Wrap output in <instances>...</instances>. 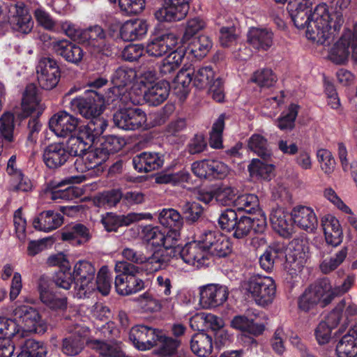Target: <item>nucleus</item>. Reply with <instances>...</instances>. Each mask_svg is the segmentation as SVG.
Masks as SVG:
<instances>
[{
	"mask_svg": "<svg viewBox=\"0 0 357 357\" xmlns=\"http://www.w3.org/2000/svg\"><path fill=\"white\" fill-rule=\"evenodd\" d=\"M40 299L49 309L54 311H63L68 306V298L59 291H54L42 284L38 287Z\"/></svg>",
	"mask_w": 357,
	"mask_h": 357,
	"instance_id": "nucleus-30",
	"label": "nucleus"
},
{
	"mask_svg": "<svg viewBox=\"0 0 357 357\" xmlns=\"http://www.w3.org/2000/svg\"><path fill=\"white\" fill-rule=\"evenodd\" d=\"M258 315L257 310L249 309L245 314L235 316L231 321V326L242 332L255 336L259 335L264 331L265 326L262 323L255 321Z\"/></svg>",
	"mask_w": 357,
	"mask_h": 357,
	"instance_id": "nucleus-22",
	"label": "nucleus"
},
{
	"mask_svg": "<svg viewBox=\"0 0 357 357\" xmlns=\"http://www.w3.org/2000/svg\"><path fill=\"white\" fill-rule=\"evenodd\" d=\"M95 267L88 261L80 260L74 265V296L75 297L85 298L95 290Z\"/></svg>",
	"mask_w": 357,
	"mask_h": 357,
	"instance_id": "nucleus-11",
	"label": "nucleus"
},
{
	"mask_svg": "<svg viewBox=\"0 0 357 357\" xmlns=\"http://www.w3.org/2000/svg\"><path fill=\"white\" fill-rule=\"evenodd\" d=\"M175 252H178L176 259H181L197 268L208 264V253L202 242V235L198 241L188 243L181 248H176Z\"/></svg>",
	"mask_w": 357,
	"mask_h": 357,
	"instance_id": "nucleus-15",
	"label": "nucleus"
},
{
	"mask_svg": "<svg viewBox=\"0 0 357 357\" xmlns=\"http://www.w3.org/2000/svg\"><path fill=\"white\" fill-rule=\"evenodd\" d=\"M241 287L245 294L261 307L272 304L275 298L276 285L274 280L268 276L254 275L244 280Z\"/></svg>",
	"mask_w": 357,
	"mask_h": 357,
	"instance_id": "nucleus-5",
	"label": "nucleus"
},
{
	"mask_svg": "<svg viewBox=\"0 0 357 357\" xmlns=\"http://www.w3.org/2000/svg\"><path fill=\"white\" fill-rule=\"evenodd\" d=\"M70 333L72 334L63 340L62 351L68 356H73L82 350L88 328L76 325Z\"/></svg>",
	"mask_w": 357,
	"mask_h": 357,
	"instance_id": "nucleus-28",
	"label": "nucleus"
},
{
	"mask_svg": "<svg viewBox=\"0 0 357 357\" xmlns=\"http://www.w3.org/2000/svg\"><path fill=\"white\" fill-rule=\"evenodd\" d=\"M248 147L263 159H268L272 155L267 139L260 134L255 133L250 137Z\"/></svg>",
	"mask_w": 357,
	"mask_h": 357,
	"instance_id": "nucleus-49",
	"label": "nucleus"
},
{
	"mask_svg": "<svg viewBox=\"0 0 357 357\" xmlns=\"http://www.w3.org/2000/svg\"><path fill=\"white\" fill-rule=\"evenodd\" d=\"M78 119L65 111L53 115L49 121L50 129L59 137H66L77 132Z\"/></svg>",
	"mask_w": 357,
	"mask_h": 357,
	"instance_id": "nucleus-19",
	"label": "nucleus"
},
{
	"mask_svg": "<svg viewBox=\"0 0 357 357\" xmlns=\"http://www.w3.org/2000/svg\"><path fill=\"white\" fill-rule=\"evenodd\" d=\"M298 106L291 105L286 112L282 113L278 119L277 126L282 130H291L294 127V121L298 115Z\"/></svg>",
	"mask_w": 357,
	"mask_h": 357,
	"instance_id": "nucleus-60",
	"label": "nucleus"
},
{
	"mask_svg": "<svg viewBox=\"0 0 357 357\" xmlns=\"http://www.w3.org/2000/svg\"><path fill=\"white\" fill-rule=\"evenodd\" d=\"M46 197L53 201L71 200L82 195V190L76 186H69L65 189L47 190Z\"/></svg>",
	"mask_w": 357,
	"mask_h": 357,
	"instance_id": "nucleus-51",
	"label": "nucleus"
},
{
	"mask_svg": "<svg viewBox=\"0 0 357 357\" xmlns=\"http://www.w3.org/2000/svg\"><path fill=\"white\" fill-rule=\"evenodd\" d=\"M12 319L0 317V334L6 337H26L30 333H44L47 329L46 322L33 307L19 305L10 312Z\"/></svg>",
	"mask_w": 357,
	"mask_h": 357,
	"instance_id": "nucleus-2",
	"label": "nucleus"
},
{
	"mask_svg": "<svg viewBox=\"0 0 357 357\" xmlns=\"http://www.w3.org/2000/svg\"><path fill=\"white\" fill-rule=\"evenodd\" d=\"M334 298L332 287L327 279L321 280L310 286L299 298L298 306L301 310L309 311L317 305L324 307Z\"/></svg>",
	"mask_w": 357,
	"mask_h": 357,
	"instance_id": "nucleus-9",
	"label": "nucleus"
},
{
	"mask_svg": "<svg viewBox=\"0 0 357 357\" xmlns=\"http://www.w3.org/2000/svg\"><path fill=\"white\" fill-rule=\"evenodd\" d=\"M308 250L307 243L303 240L294 239L289 245L284 269L292 278L301 272L308 257Z\"/></svg>",
	"mask_w": 357,
	"mask_h": 357,
	"instance_id": "nucleus-13",
	"label": "nucleus"
},
{
	"mask_svg": "<svg viewBox=\"0 0 357 357\" xmlns=\"http://www.w3.org/2000/svg\"><path fill=\"white\" fill-rule=\"evenodd\" d=\"M107 158L105 152L98 148L90 146L81 157L77 158L75 162V169L82 174L79 176H72L71 181L81 183L88 177L98 175L102 171L101 165Z\"/></svg>",
	"mask_w": 357,
	"mask_h": 357,
	"instance_id": "nucleus-8",
	"label": "nucleus"
},
{
	"mask_svg": "<svg viewBox=\"0 0 357 357\" xmlns=\"http://www.w3.org/2000/svg\"><path fill=\"white\" fill-rule=\"evenodd\" d=\"M6 172L10 176V189L13 191L27 192L31 190V181L24 175L18 166L15 155H13L7 162Z\"/></svg>",
	"mask_w": 357,
	"mask_h": 357,
	"instance_id": "nucleus-25",
	"label": "nucleus"
},
{
	"mask_svg": "<svg viewBox=\"0 0 357 357\" xmlns=\"http://www.w3.org/2000/svg\"><path fill=\"white\" fill-rule=\"evenodd\" d=\"M169 85L167 82L160 81L145 89H139L135 94L131 96V93H123L121 100L128 103V99L132 105H139L144 100L150 105H158L165 101L169 96Z\"/></svg>",
	"mask_w": 357,
	"mask_h": 357,
	"instance_id": "nucleus-12",
	"label": "nucleus"
},
{
	"mask_svg": "<svg viewBox=\"0 0 357 357\" xmlns=\"http://www.w3.org/2000/svg\"><path fill=\"white\" fill-rule=\"evenodd\" d=\"M160 331L145 325H136L130 331L129 340L139 351H147L155 347Z\"/></svg>",
	"mask_w": 357,
	"mask_h": 357,
	"instance_id": "nucleus-18",
	"label": "nucleus"
},
{
	"mask_svg": "<svg viewBox=\"0 0 357 357\" xmlns=\"http://www.w3.org/2000/svg\"><path fill=\"white\" fill-rule=\"evenodd\" d=\"M119 101L125 105V107L120 109L114 114V123L118 128L125 130H135L140 128H149L158 124L156 122L149 121L155 116L154 114L146 116L139 107H130L129 103L132 102L129 98L127 104L120 99Z\"/></svg>",
	"mask_w": 357,
	"mask_h": 357,
	"instance_id": "nucleus-6",
	"label": "nucleus"
},
{
	"mask_svg": "<svg viewBox=\"0 0 357 357\" xmlns=\"http://www.w3.org/2000/svg\"><path fill=\"white\" fill-rule=\"evenodd\" d=\"M122 199L119 190H112L98 194L93 197V204L98 207H112L116 206Z\"/></svg>",
	"mask_w": 357,
	"mask_h": 357,
	"instance_id": "nucleus-55",
	"label": "nucleus"
},
{
	"mask_svg": "<svg viewBox=\"0 0 357 357\" xmlns=\"http://www.w3.org/2000/svg\"><path fill=\"white\" fill-rule=\"evenodd\" d=\"M347 255V248H342L334 256L324 259L320 264V269L324 273H328L337 268Z\"/></svg>",
	"mask_w": 357,
	"mask_h": 357,
	"instance_id": "nucleus-63",
	"label": "nucleus"
},
{
	"mask_svg": "<svg viewBox=\"0 0 357 357\" xmlns=\"http://www.w3.org/2000/svg\"><path fill=\"white\" fill-rule=\"evenodd\" d=\"M225 115L221 114L213 123L210 132L209 144L213 149L222 147V132L225 128Z\"/></svg>",
	"mask_w": 357,
	"mask_h": 357,
	"instance_id": "nucleus-57",
	"label": "nucleus"
},
{
	"mask_svg": "<svg viewBox=\"0 0 357 357\" xmlns=\"http://www.w3.org/2000/svg\"><path fill=\"white\" fill-rule=\"evenodd\" d=\"M81 37L88 40L89 45L94 49V52L109 54V47L105 41L106 33L101 26L95 25L83 30Z\"/></svg>",
	"mask_w": 357,
	"mask_h": 357,
	"instance_id": "nucleus-34",
	"label": "nucleus"
},
{
	"mask_svg": "<svg viewBox=\"0 0 357 357\" xmlns=\"http://www.w3.org/2000/svg\"><path fill=\"white\" fill-rule=\"evenodd\" d=\"M161 225L170 229L180 230L183 226V218L181 214L174 208H164L158 215Z\"/></svg>",
	"mask_w": 357,
	"mask_h": 357,
	"instance_id": "nucleus-50",
	"label": "nucleus"
},
{
	"mask_svg": "<svg viewBox=\"0 0 357 357\" xmlns=\"http://www.w3.org/2000/svg\"><path fill=\"white\" fill-rule=\"evenodd\" d=\"M357 313V305L351 299L345 298L339 302L326 317L321 321L314 330V335L319 344L328 343L332 335V331L340 321H347L349 317Z\"/></svg>",
	"mask_w": 357,
	"mask_h": 357,
	"instance_id": "nucleus-4",
	"label": "nucleus"
},
{
	"mask_svg": "<svg viewBox=\"0 0 357 357\" xmlns=\"http://www.w3.org/2000/svg\"><path fill=\"white\" fill-rule=\"evenodd\" d=\"M112 277L107 266H102L97 275L96 287L104 296L109 294L112 287Z\"/></svg>",
	"mask_w": 357,
	"mask_h": 357,
	"instance_id": "nucleus-64",
	"label": "nucleus"
},
{
	"mask_svg": "<svg viewBox=\"0 0 357 357\" xmlns=\"http://www.w3.org/2000/svg\"><path fill=\"white\" fill-rule=\"evenodd\" d=\"M190 348L197 356L205 357L212 351V337L204 332L197 333L191 338Z\"/></svg>",
	"mask_w": 357,
	"mask_h": 357,
	"instance_id": "nucleus-43",
	"label": "nucleus"
},
{
	"mask_svg": "<svg viewBox=\"0 0 357 357\" xmlns=\"http://www.w3.org/2000/svg\"><path fill=\"white\" fill-rule=\"evenodd\" d=\"M111 4L118 3L119 9L126 15H136L145 7V0H108Z\"/></svg>",
	"mask_w": 357,
	"mask_h": 357,
	"instance_id": "nucleus-59",
	"label": "nucleus"
},
{
	"mask_svg": "<svg viewBox=\"0 0 357 357\" xmlns=\"http://www.w3.org/2000/svg\"><path fill=\"white\" fill-rule=\"evenodd\" d=\"M180 38L174 33L166 32L151 38L146 46L149 56L160 58L181 48Z\"/></svg>",
	"mask_w": 357,
	"mask_h": 357,
	"instance_id": "nucleus-14",
	"label": "nucleus"
},
{
	"mask_svg": "<svg viewBox=\"0 0 357 357\" xmlns=\"http://www.w3.org/2000/svg\"><path fill=\"white\" fill-rule=\"evenodd\" d=\"M328 57L337 64L344 63L351 56L357 61V26L354 31L346 30L341 37L328 49Z\"/></svg>",
	"mask_w": 357,
	"mask_h": 357,
	"instance_id": "nucleus-10",
	"label": "nucleus"
},
{
	"mask_svg": "<svg viewBox=\"0 0 357 357\" xmlns=\"http://www.w3.org/2000/svg\"><path fill=\"white\" fill-rule=\"evenodd\" d=\"M38 82L45 90L54 89L59 83L60 70L55 60L44 57L39 60L36 67Z\"/></svg>",
	"mask_w": 357,
	"mask_h": 357,
	"instance_id": "nucleus-17",
	"label": "nucleus"
},
{
	"mask_svg": "<svg viewBox=\"0 0 357 357\" xmlns=\"http://www.w3.org/2000/svg\"><path fill=\"white\" fill-rule=\"evenodd\" d=\"M51 45L54 52L68 62L78 64L83 58L84 52L81 47L66 39L54 40Z\"/></svg>",
	"mask_w": 357,
	"mask_h": 357,
	"instance_id": "nucleus-26",
	"label": "nucleus"
},
{
	"mask_svg": "<svg viewBox=\"0 0 357 357\" xmlns=\"http://www.w3.org/2000/svg\"><path fill=\"white\" fill-rule=\"evenodd\" d=\"M136 77L137 73L132 68L123 66L115 70L111 77V81L114 85L112 93L116 96V100H121L123 93H130L131 96H133L132 89L128 91L125 87L131 84ZM116 99H112V101Z\"/></svg>",
	"mask_w": 357,
	"mask_h": 357,
	"instance_id": "nucleus-23",
	"label": "nucleus"
},
{
	"mask_svg": "<svg viewBox=\"0 0 357 357\" xmlns=\"http://www.w3.org/2000/svg\"><path fill=\"white\" fill-rule=\"evenodd\" d=\"M22 107L24 117L28 116L33 112L42 109L35 86L30 84L26 86L23 95Z\"/></svg>",
	"mask_w": 357,
	"mask_h": 357,
	"instance_id": "nucleus-48",
	"label": "nucleus"
},
{
	"mask_svg": "<svg viewBox=\"0 0 357 357\" xmlns=\"http://www.w3.org/2000/svg\"><path fill=\"white\" fill-rule=\"evenodd\" d=\"M62 223L63 217L61 214L47 211L33 219V226L37 230L48 232L57 229Z\"/></svg>",
	"mask_w": 357,
	"mask_h": 357,
	"instance_id": "nucleus-39",
	"label": "nucleus"
},
{
	"mask_svg": "<svg viewBox=\"0 0 357 357\" xmlns=\"http://www.w3.org/2000/svg\"><path fill=\"white\" fill-rule=\"evenodd\" d=\"M185 56V50L181 47L169 54L159 63L158 70L162 77L172 75L180 67Z\"/></svg>",
	"mask_w": 357,
	"mask_h": 357,
	"instance_id": "nucleus-40",
	"label": "nucleus"
},
{
	"mask_svg": "<svg viewBox=\"0 0 357 357\" xmlns=\"http://www.w3.org/2000/svg\"><path fill=\"white\" fill-rule=\"evenodd\" d=\"M46 354L47 349L42 344L33 339H27L17 357H46Z\"/></svg>",
	"mask_w": 357,
	"mask_h": 357,
	"instance_id": "nucleus-56",
	"label": "nucleus"
},
{
	"mask_svg": "<svg viewBox=\"0 0 357 357\" xmlns=\"http://www.w3.org/2000/svg\"><path fill=\"white\" fill-rule=\"evenodd\" d=\"M148 24L143 20H131L125 22L120 29V36L124 40H139L146 36Z\"/></svg>",
	"mask_w": 357,
	"mask_h": 357,
	"instance_id": "nucleus-37",
	"label": "nucleus"
},
{
	"mask_svg": "<svg viewBox=\"0 0 357 357\" xmlns=\"http://www.w3.org/2000/svg\"><path fill=\"white\" fill-rule=\"evenodd\" d=\"M105 100L97 92L91 91L84 97H77L70 102L71 107L77 111L83 117L89 119L84 128V131L93 132L95 136H101L107 127V120L102 116Z\"/></svg>",
	"mask_w": 357,
	"mask_h": 357,
	"instance_id": "nucleus-3",
	"label": "nucleus"
},
{
	"mask_svg": "<svg viewBox=\"0 0 357 357\" xmlns=\"http://www.w3.org/2000/svg\"><path fill=\"white\" fill-rule=\"evenodd\" d=\"M118 275L115 278V288L119 294L126 296L139 292L144 289V282L137 274L139 268L126 261H118L115 265Z\"/></svg>",
	"mask_w": 357,
	"mask_h": 357,
	"instance_id": "nucleus-7",
	"label": "nucleus"
},
{
	"mask_svg": "<svg viewBox=\"0 0 357 357\" xmlns=\"http://www.w3.org/2000/svg\"><path fill=\"white\" fill-rule=\"evenodd\" d=\"M325 239L328 244L339 245L343 239V232L339 220L331 214H326L321 218Z\"/></svg>",
	"mask_w": 357,
	"mask_h": 357,
	"instance_id": "nucleus-35",
	"label": "nucleus"
},
{
	"mask_svg": "<svg viewBox=\"0 0 357 357\" xmlns=\"http://www.w3.org/2000/svg\"><path fill=\"white\" fill-rule=\"evenodd\" d=\"M293 222L300 229L307 232H313L318 225L317 215L310 207L298 206L294 207L291 211Z\"/></svg>",
	"mask_w": 357,
	"mask_h": 357,
	"instance_id": "nucleus-29",
	"label": "nucleus"
},
{
	"mask_svg": "<svg viewBox=\"0 0 357 357\" xmlns=\"http://www.w3.org/2000/svg\"><path fill=\"white\" fill-rule=\"evenodd\" d=\"M202 242L210 256L224 257L231 252V244L229 239L218 233L206 231L202 234Z\"/></svg>",
	"mask_w": 357,
	"mask_h": 357,
	"instance_id": "nucleus-20",
	"label": "nucleus"
},
{
	"mask_svg": "<svg viewBox=\"0 0 357 357\" xmlns=\"http://www.w3.org/2000/svg\"><path fill=\"white\" fill-rule=\"evenodd\" d=\"M234 207L238 211L248 213L259 210L258 197L254 194H244L237 196Z\"/></svg>",
	"mask_w": 357,
	"mask_h": 357,
	"instance_id": "nucleus-53",
	"label": "nucleus"
},
{
	"mask_svg": "<svg viewBox=\"0 0 357 357\" xmlns=\"http://www.w3.org/2000/svg\"><path fill=\"white\" fill-rule=\"evenodd\" d=\"M313 0H290L287 10L295 26L305 29L307 38L317 44L329 45L340 31L343 15L333 11L326 3L317 5L310 12Z\"/></svg>",
	"mask_w": 357,
	"mask_h": 357,
	"instance_id": "nucleus-1",
	"label": "nucleus"
},
{
	"mask_svg": "<svg viewBox=\"0 0 357 357\" xmlns=\"http://www.w3.org/2000/svg\"><path fill=\"white\" fill-rule=\"evenodd\" d=\"M248 44L257 50H268L273 44V33L267 28L251 27L247 33Z\"/></svg>",
	"mask_w": 357,
	"mask_h": 357,
	"instance_id": "nucleus-31",
	"label": "nucleus"
},
{
	"mask_svg": "<svg viewBox=\"0 0 357 357\" xmlns=\"http://www.w3.org/2000/svg\"><path fill=\"white\" fill-rule=\"evenodd\" d=\"M270 220L273 229L280 235L287 237L292 231L293 219L284 208H273L270 214Z\"/></svg>",
	"mask_w": 357,
	"mask_h": 357,
	"instance_id": "nucleus-32",
	"label": "nucleus"
},
{
	"mask_svg": "<svg viewBox=\"0 0 357 357\" xmlns=\"http://www.w3.org/2000/svg\"><path fill=\"white\" fill-rule=\"evenodd\" d=\"M214 75V71L211 67H202L193 75V84L197 88L203 89L209 86L215 80Z\"/></svg>",
	"mask_w": 357,
	"mask_h": 357,
	"instance_id": "nucleus-62",
	"label": "nucleus"
},
{
	"mask_svg": "<svg viewBox=\"0 0 357 357\" xmlns=\"http://www.w3.org/2000/svg\"><path fill=\"white\" fill-rule=\"evenodd\" d=\"M212 47L213 42L211 38L206 35H201L192 38L187 47L183 49L185 52H189L195 58L202 59L208 54Z\"/></svg>",
	"mask_w": 357,
	"mask_h": 357,
	"instance_id": "nucleus-44",
	"label": "nucleus"
},
{
	"mask_svg": "<svg viewBox=\"0 0 357 357\" xmlns=\"http://www.w3.org/2000/svg\"><path fill=\"white\" fill-rule=\"evenodd\" d=\"M284 245L280 243H273L269 245L259 257L261 267L266 271L273 270L275 264L283 256Z\"/></svg>",
	"mask_w": 357,
	"mask_h": 357,
	"instance_id": "nucleus-42",
	"label": "nucleus"
},
{
	"mask_svg": "<svg viewBox=\"0 0 357 357\" xmlns=\"http://www.w3.org/2000/svg\"><path fill=\"white\" fill-rule=\"evenodd\" d=\"M159 340L155 347L158 349L156 354L161 356H169L172 355L179 345V342L171 337H166L162 331L160 332Z\"/></svg>",
	"mask_w": 357,
	"mask_h": 357,
	"instance_id": "nucleus-58",
	"label": "nucleus"
},
{
	"mask_svg": "<svg viewBox=\"0 0 357 357\" xmlns=\"http://www.w3.org/2000/svg\"><path fill=\"white\" fill-rule=\"evenodd\" d=\"M91 236L89 229L81 224L66 228L61 234L62 240L74 245H79L88 242Z\"/></svg>",
	"mask_w": 357,
	"mask_h": 357,
	"instance_id": "nucleus-41",
	"label": "nucleus"
},
{
	"mask_svg": "<svg viewBox=\"0 0 357 357\" xmlns=\"http://www.w3.org/2000/svg\"><path fill=\"white\" fill-rule=\"evenodd\" d=\"M188 10L189 6L164 0L162 6L155 10L154 15L159 22H173L184 19Z\"/></svg>",
	"mask_w": 357,
	"mask_h": 357,
	"instance_id": "nucleus-24",
	"label": "nucleus"
},
{
	"mask_svg": "<svg viewBox=\"0 0 357 357\" xmlns=\"http://www.w3.org/2000/svg\"><path fill=\"white\" fill-rule=\"evenodd\" d=\"M164 159L158 153L143 152L132 158L134 168L139 172H149L159 169Z\"/></svg>",
	"mask_w": 357,
	"mask_h": 357,
	"instance_id": "nucleus-36",
	"label": "nucleus"
},
{
	"mask_svg": "<svg viewBox=\"0 0 357 357\" xmlns=\"http://www.w3.org/2000/svg\"><path fill=\"white\" fill-rule=\"evenodd\" d=\"M15 128L14 114L10 112H5L0 117V133L5 141L13 142Z\"/></svg>",
	"mask_w": 357,
	"mask_h": 357,
	"instance_id": "nucleus-54",
	"label": "nucleus"
},
{
	"mask_svg": "<svg viewBox=\"0 0 357 357\" xmlns=\"http://www.w3.org/2000/svg\"><path fill=\"white\" fill-rule=\"evenodd\" d=\"M16 12V15H13L10 22L13 25V28L21 33H29L33 26L31 15L28 13L27 10L22 3L16 4L13 7V13Z\"/></svg>",
	"mask_w": 357,
	"mask_h": 357,
	"instance_id": "nucleus-38",
	"label": "nucleus"
},
{
	"mask_svg": "<svg viewBox=\"0 0 357 357\" xmlns=\"http://www.w3.org/2000/svg\"><path fill=\"white\" fill-rule=\"evenodd\" d=\"M199 305L202 309H213L222 305L228 298L229 292L225 286L208 284L199 288Z\"/></svg>",
	"mask_w": 357,
	"mask_h": 357,
	"instance_id": "nucleus-16",
	"label": "nucleus"
},
{
	"mask_svg": "<svg viewBox=\"0 0 357 357\" xmlns=\"http://www.w3.org/2000/svg\"><path fill=\"white\" fill-rule=\"evenodd\" d=\"M84 128L79 127L77 132L69 137L65 144L66 149L70 156L81 157L83 153L90 148V144L94 143L100 136H95L93 132H83Z\"/></svg>",
	"mask_w": 357,
	"mask_h": 357,
	"instance_id": "nucleus-21",
	"label": "nucleus"
},
{
	"mask_svg": "<svg viewBox=\"0 0 357 357\" xmlns=\"http://www.w3.org/2000/svg\"><path fill=\"white\" fill-rule=\"evenodd\" d=\"M194 71L189 68H182L176 75L173 82L175 93L181 97H185L192 82Z\"/></svg>",
	"mask_w": 357,
	"mask_h": 357,
	"instance_id": "nucleus-46",
	"label": "nucleus"
},
{
	"mask_svg": "<svg viewBox=\"0 0 357 357\" xmlns=\"http://www.w3.org/2000/svg\"><path fill=\"white\" fill-rule=\"evenodd\" d=\"M236 188L228 185H222L214 191L215 201L222 206H234L237 195Z\"/></svg>",
	"mask_w": 357,
	"mask_h": 357,
	"instance_id": "nucleus-52",
	"label": "nucleus"
},
{
	"mask_svg": "<svg viewBox=\"0 0 357 357\" xmlns=\"http://www.w3.org/2000/svg\"><path fill=\"white\" fill-rule=\"evenodd\" d=\"M43 161L50 169H55L63 165L69 159V153L65 143H52L43 151Z\"/></svg>",
	"mask_w": 357,
	"mask_h": 357,
	"instance_id": "nucleus-27",
	"label": "nucleus"
},
{
	"mask_svg": "<svg viewBox=\"0 0 357 357\" xmlns=\"http://www.w3.org/2000/svg\"><path fill=\"white\" fill-rule=\"evenodd\" d=\"M354 333V328L344 335L336 345L337 357H355L357 355V336Z\"/></svg>",
	"mask_w": 357,
	"mask_h": 357,
	"instance_id": "nucleus-45",
	"label": "nucleus"
},
{
	"mask_svg": "<svg viewBox=\"0 0 357 357\" xmlns=\"http://www.w3.org/2000/svg\"><path fill=\"white\" fill-rule=\"evenodd\" d=\"M248 169L250 176L268 181L274 175L275 166L255 158L251 160Z\"/></svg>",
	"mask_w": 357,
	"mask_h": 357,
	"instance_id": "nucleus-47",
	"label": "nucleus"
},
{
	"mask_svg": "<svg viewBox=\"0 0 357 357\" xmlns=\"http://www.w3.org/2000/svg\"><path fill=\"white\" fill-rule=\"evenodd\" d=\"M124 259L137 264H146V268L151 271H156L165 265V260L158 254L147 258L142 252H138L130 248H125L121 252Z\"/></svg>",
	"mask_w": 357,
	"mask_h": 357,
	"instance_id": "nucleus-33",
	"label": "nucleus"
},
{
	"mask_svg": "<svg viewBox=\"0 0 357 357\" xmlns=\"http://www.w3.org/2000/svg\"><path fill=\"white\" fill-rule=\"evenodd\" d=\"M206 26L205 22L200 17H194L188 20L186 22L185 31L180 43H185L193 38V36L204 29Z\"/></svg>",
	"mask_w": 357,
	"mask_h": 357,
	"instance_id": "nucleus-61",
	"label": "nucleus"
}]
</instances>
